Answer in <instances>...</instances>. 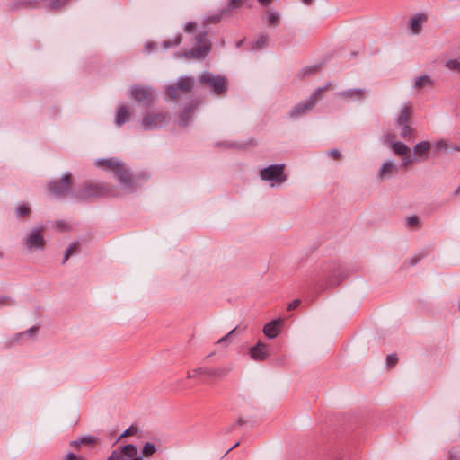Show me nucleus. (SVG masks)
<instances>
[{"instance_id":"1","label":"nucleus","mask_w":460,"mask_h":460,"mask_svg":"<svg viewBox=\"0 0 460 460\" xmlns=\"http://www.w3.org/2000/svg\"><path fill=\"white\" fill-rule=\"evenodd\" d=\"M284 167V164H272L263 168L260 171L261 179L270 182V187L281 185L287 180Z\"/></svg>"},{"instance_id":"2","label":"nucleus","mask_w":460,"mask_h":460,"mask_svg":"<svg viewBox=\"0 0 460 460\" xmlns=\"http://www.w3.org/2000/svg\"><path fill=\"white\" fill-rule=\"evenodd\" d=\"M97 165L103 166L108 170L112 171L118 180L125 186H129L130 176L127 168L119 163L116 158L100 159L96 162Z\"/></svg>"},{"instance_id":"3","label":"nucleus","mask_w":460,"mask_h":460,"mask_svg":"<svg viewBox=\"0 0 460 460\" xmlns=\"http://www.w3.org/2000/svg\"><path fill=\"white\" fill-rule=\"evenodd\" d=\"M199 81L201 84L209 85L217 95H222L226 92L227 82L224 76L214 75L209 72H204L199 75Z\"/></svg>"},{"instance_id":"4","label":"nucleus","mask_w":460,"mask_h":460,"mask_svg":"<svg viewBox=\"0 0 460 460\" xmlns=\"http://www.w3.org/2000/svg\"><path fill=\"white\" fill-rule=\"evenodd\" d=\"M107 460H143V456L135 445L127 444L113 450Z\"/></svg>"},{"instance_id":"5","label":"nucleus","mask_w":460,"mask_h":460,"mask_svg":"<svg viewBox=\"0 0 460 460\" xmlns=\"http://www.w3.org/2000/svg\"><path fill=\"white\" fill-rule=\"evenodd\" d=\"M193 86V80L190 77H181L177 83L167 87L166 93L172 99H177L190 92Z\"/></svg>"},{"instance_id":"6","label":"nucleus","mask_w":460,"mask_h":460,"mask_svg":"<svg viewBox=\"0 0 460 460\" xmlns=\"http://www.w3.org/2000/svg\"><path fill=\"white\" fill-rule=\"evenodd\" d=\"M197 47L185 53V57L188 58H204L209 52L211 44L206 37V34H199L197 37Z\"/></svg>"},{"instance_id":"7","label":"nucleus","mask_w":460,"mask_h":460,"mask_svg":"<svg viewBox=\"0 0 460 460\" xmlns=\"http://www.w3.org/2000/svg\"><path fill=\"white\" fill-rule=\"evenodd\" d=\"M412 112V107L411 104L405 103L401 107L400 115L396 119V124L401 127V137L406 138L409 137L412 128L408 125V121L410 119V116Z\"/></svg>"},{"instance_id":"8","label":"nucleus","mask_w":460,"mask_h":460,"mask_svg":"<svg viewBox=\"0 0 460 460\" xmlns=\"http://www.w3.org/2000/svg\"><path fill=\"white\" fill-rule=\"evenodd\" d=\"M168 119L165 114L161 112H150L144 116L141 126L146 130L155 129L163 127Z\"/></svg>"},{"instance_id":"9","label":"nucleus","mask_w":460,"mask_h":460,"mask_svg":"<svg viewBox=\"0 0 460 460\" xmlns=\"http://www.w3.org/2000/svg\"><path fill=\"white\" fill-rule=\"evenodd\" d=\"M345 278V273L342 269L340 267L333 268L325 276L326 283L325 285L318 286V291L326 290L328 288H333L341 283V281Z\"/></svg>"},{"instance_id":"10","label":"nucleus","mask_w":460,"mask_h":460,"mask_svg":"<svg viewBox=\"0 0 460 460\" xmlns=\"http://www.w3.org/2000/svg\"><path fill=\"white\" fill-rule=\"evenodd\" d=\"M25 245L29 251L42 249L45 245V240L41 234L40 229H33L25 239Z\"/></svg>"},{"instance_id":"11","label":"nucleus","mask_w":460,"mask_h":460,"mask_svg":"<svg viewBox=\"0 0 460 460\" xmlns=\"http://www.w3.org/2000/svg\"><path fill=\"white\" fill-rule=\"evenodd\" d=\"M71 185L70 175L66 174L61 181L49 183V190L55 196L59 197L67 194Z\"/></svg>"},{"instance_id":"12","label":"nucleus","mask_w":460,"mask_h":460,"mask_svg":"<svg viewBox=\"0 0 460 460\" xmlns=\"http://www.w3.org/2000/svg\"><path fill=\"white\" fill-rule=\"evenodd\" d=\"M397 172L398 166L396 165V164L392 160H386L380 166L376 173V179L379 181H383L385 180L392 178L393 175Z\"/></svg>"},{"instance_id":"13","label":"nucleus","mask_w":460,"mask_h":460,"mask_svg":"<svg viewBox=\"0 0 460 460\" xmlns=\"http://www.w3.org/2000/svg\"><path fill=\"white\" fill-rule=\"evenodd\" d=\"M249 354L252 359L255 361H263L270 357V350L265 343L258 341L256 345L250 348Z\"/></svg>"},{"instance_id":"14","label":"nucleus","mask_w":460,"mask_h":460,"mask_svg":"<svg viewBox=\"0 0 460 460\" xmlns=\"http://www.w3.org/2000/svg\"><path fill=\"white\" fill-rule=\"evenodd\" d=\"M132 97L139 102L147 103L154 98V93L151 88L134 86L131 89Z\"/></svg>"},{"instance_id":"15","label":"nucleus","mask_w":460,"mask_h":460,"mask_svg":"<svg viewBox=\"0 0 460 460\" xmlns=\"http://www.w3.org/2000/svg\"><path fill=\"white\" fill-rule=\"evenodd\" d=\"M222 373L219 369H212L205 367L194 368L188 372V378H201L203 376H218Z\"/></svg>"},{"instance_id":"16","label":"nucleus","mask_w":460,"mask_h":460,"mask_svg":"<svg viewBox=\"0 0 460 460\" xmlns=\"http://www.w3.org/2000/svg\"><path fill=\"white\" fill-rule=\"evenodd\" d=\"M427 21V16L424 13H416L411 16L408 22V29L411 34L418 35L422 30L423 23Z\"/></svg>"},{"instance_id":"17","label":"nucleus","mask_w":460,"mask_h":460,"mask_svg":"<svg viewBox=\"0 0 460 460\" xmlns=\"http://www.w3.org/2000/svg\"><path fill=\"white\" fill-rule=\"evenodd\" d=\"M314 107V94H312L310 100L304 101L298 103L293 110L290 111V116L293 118H296L302 114H305L308 111L313 110Z\"/></svg>"},{"instance_id":"18","label":"nucleus","mask_w":460,"mask_h":460,"mask_svg":"<svg viewBox=\"0 0 460 460\" xmlns=\"http://www.w3.org/2000/svg\"><path fill=\"white\" fill-rule=\"evenodd\" d=\"M283 324L282 320L275 319L266 323L263 327V333L269 339L276 338L281 330V326Z\"/></svg>"},{"instance_id":"19","label":"nucleus","mask_w":460,"mask_h":460,"mask_svg":"<svg viewBox=\"0 0 460 460\" xmlns=\"http://www.w3.org/2000/svg\"><path fill=\"white\" fill-rule=\"evenodd\" d=\"M387 138L389 141V146L392 148L395 155H402L410 153V147L404 143L392 141V136L390 134L387 135Z\"/></svg>"},{"instance_id":"20","label":"nucleus","mask_w":460,"mask_h":460,"mask_svg":"<svg viewBox=\"0 0 460 460\" xmlns=\"http://www.w3.org/2000/svg\"><path fill=\"white\" fill-rule=\"evenodd\" d=\"M431 148V143L429 141H421L417 143L413 146L414 154L419 158H427V154L429 152Z\"/></svg>"},{"instance_id":"21","label":"nucleus","mask_w":460,"mask_h":460,"mask_svg":"<svg viewBox=\"0 0 460 460\" xmlns=\"http://www.w3.org/2000/svg\"><path fill=\"white\" fill-rule=\"evenodd\" d=\"M130 111L127 106H120L116 112L115 115V123L117 126L123 125L126 121L129 119Z\"/></svg>"},{"instance_id":"22","label":"nucleus","mask_w":460,"mask_h":460,"mask_svg":"<svg viewBox=\"0 0 460 460\" xmlns=\"http://www.w3.org/2000/svg\"><path fill=\"white\" fill-rule=\"evenodd\" d=\"M342 98L360 100L367 95L365 89H349L340 93Z\"/></svg>"},{"instance_id":"23","label":"nucleus","mask_w":460,"mask_h":460,"mask_svg":"<svg viewBox=\"0 0 460 460\" xmlns=\"http://www.w3.org/2000/svg\"><path fill=\"white\" fill-rule=\"evenodd\" d=\"M431 85H433V80L431 77L428 75H423L415 78L413 88L420 90L424 87Z\"/></svg>"},{"instance_id":"24","label":"nucleus","mask_w":460,"mask_h":460,"mask_svg":"<svg viewBox=\"0 0 460 460\" xmlns=\"http://www.w3.org/2000/svg\"><path fill=\"white\" fill-rule=\"evenodd\" d=\"M98 194H100L98 187L90 185L80 190L77 195L80 199H86Z\"/></svg>"},{"instance_id":"25","label":"nucleus","mask_w":460,"mask_h":460,"mask_svg":"<svg viewBox=\"0 0 460 460\" xmlns=\"http://www.w3.org/2000/svg\"><path fill=\"white\" fill-rule=\"evenodd\" d=\"M246 2H247V0H230L227 4L226 9H224L222 11V13H226L228 12H233L234 10H237V9L241 8Z\"/></svg>"},{"instance_id":"26","label":"nucleus","mask_w":460,"mask_h":460,"mask_svg":"<svg viewBox=\"0 0 460 460\" xmlns=\"http://www.w3.org/2000/svg\"><path fill=\"white\" fill-rule=\"evenodd\" d=\"M156 452V447L151 442H147L144 445L140 456L144 457H149Z\"/></svg>"},{"instance_id":"27","label":"nucleus","mask_w":460,"mask_h":460,"mask_svg":"<svg viewBox=\"0 0 460 460\" xmlns=\"http://www.w3.org/2000/svg\"><path fill=\"white\" fill-rule=\"evenodd\" d=\"M433 146L435 149L439 152L441 150L448 151L449 150V144L447 140L439 139L433 143Z\"/></svg>"},{"instance_id":"28","label":"nucleus","mask_w":460,"mask_h":460,"mask_svg":"<svg viewBox=\"0 0 460 460\" xmlns=\"http://www.w3.org/2000/svg\"><path fill=\"white\" fill-rule=\"evenodd\" d=\"M192 116V111L190 109H186L181 115H180V125L186 126L188 124L189 119Z\"/></svg>"},{"instance_id":"29","label":"nucleus","mask_w":460,"mask_h":460,"mask_svg":"<svg viewBox=\"0 0 460 460\" xmlns=\"http://www.w3.org/2000/svg\"><path fill=\"white\" fill-rule=\"evenodd\" d=\"M30 207L27 204H20L16 208V215L17 217H24L29 215Z\"/></svg>"},{"instance_id":"30","label":"nucleus","mask_w":460,"mask_h":460,"mask_svg":"<svg viewBox=\"0 0 460 460\" xmlns=\"http://www.w3.org/2000/svg\"><path fill=\"white\" fill-rule=\"evenodd\" d=\"M446 66L449 70H454L460 72V60L458 59H449L446 62Z\"/></svg>"},{"instance_id":"31","label":"nucleus","mask_w":460,"mask_h":460,"mask_svg":"<svg viewBox=\"0 0 460 460\" xmlns=\"http://www.w3.org/2000/svg\"><path fill=\"white\" fill-rule=\"evenodd\" d=\"M406 226L416 227L420 226V218L417 216H411L406 218Z\"/></svg>"},{"instance_id":"32","label":"nucleus","mask_w":460,"mask_h":460,"mask_svg":"<svg viewBox=\"0 0 460 460\" xmlns=\"http://www.w3.org/2000/svg\"><path fill=\"white\" fill-rule=\"evenodd\" d=\"M76 250H77V243H70L65 252V257H64L63 262H66L68 260V258L73 253L75 252Z\"/></svg>"},{"instance_id":"33","label":"nucleus","mask_w":460,"mask_h":460,"mask_svg":"<svg viewBox=\"0 0 460 460\" xmlns=\"http://www.w3.org/2000/svg\"><path fill=\"white\" fill-rule=\"evenodd\" d=\"M269 43L268 37L261 36L259 40H256V42L253 45V49H261L265 46H267Z\"/></svg>"},{"instance_id":"34","label":"nucleus","mask_w":460,"mask_h":460,"mask_svg":"<svg viewBox=\"0 0 460 460\" xmlns=\"http://www.w3.org/2000/svg\"><path fill=\"white\" fill-rule=\"evenodd\" d=\"M279 21V16L276 12H271L268 14V22L271 25H277Z\"/></svg>"},{"instance_id":"35","label":"nucleus","mask_w":460,"mask_h":460,"mask_svg":"<svg viewBox=\"0 0 460 460\" xmlns=\"http://www.w3.org/2000/svg\"><path fill=\"white\" fill-rule=\"evenodd\" d=\"M402 156H403V158H402V164L404 166H408L409 164H411L414 163L415 161H417V158L411 156L409 153L407 155H402Z\"/></svg>"},{"instance_id":"36","label":"nucleus","mask_w":460,"mask_h":460,"mask_svg":"<svg viewBox=\"0 0 460 460\" xmlns=\"http://www.w3.org/2000/svg\"><path fill=\"white\" fill-rule=\"evenodd\" d=\"M300 305H301V300L295 299L292 302H290L289 304H288L287 310L293 311V310L296 309Z\"/></svg>"},{"instance_id":"37","label":"nucleus","mask_w":460,"mask_h":460,"mask_svg":"<svg viewBox=\"0 0 460 460\" xmlns=\"http://www.w3.org/2000/svg\"><path fill=\"white\" fill-rule=\"evenodd\" d=\"M137 432V429L134 426H130L120 436L119 438H126L128 436L133 435Z\"/></svg>"},{"instance_id":"38","label":"nucleus","mask_w":460,"mask_h":460,"mask_svg":"<svg viewBox=\"0 0 460 460\" xmlns=\"http://www.w3.org/2000/svg\"><path fill=\"white\" fill-rule=\"evenodd\" d=\"M447 460H460V454L455 449H451L448 452Z\"/></svg>"},{"instance_id":"39","label":"nucleus","mask_w":460,"mask_h":460,"mask_svg":"<svg viewBox=\"0 0 460 460\" xmlns=\"http://www.w3.org/2000/svg\"><path fill=\"white\" fill-rule=\"evenodd\" d=\"M68 0H52L50 6L51 8H58L65 5Z\"/></svg>"},{"instance_id":"40","label":"nucleus","mask_w":460,"mask_h":460,"mask_svg":"<svg viewBox=\"0 0 460 460\" xmlns=\"http://www.w3.org/2000/svg\"><path fill=\"white\" fill-rule=\"evenodd\" d=\"M196 27H197L196 22H189L184 27V31L187 33H190L195 31Z\"/></svg>"},{"instance_id":"41","label":"nucleus","mask_w":460,"mask_h":460,"mask_svg":"<svg viewBox=\"0 0 460 460\" xmlns=\"http://www.w3.org/2000/svg\"><path fill=\"white\" fill-rule=\"evenodd\" d=\"M96 438L93 436H84L80 438L82 444H92L95 442Z\"/></svg>"},{"instance_id":"42","label":"nucleus","mask_w":460,"mask_h":460,"mask_svg":"<svg viewBox=\"0 0 460 460\" xmlns=\"http://www.w3.org/2000/svg\"><path fill=\"white\" fill-rule=\"evenodd\" d=\"M398 358L395 355H388L386 358V363L389 367H394L397 363Z\"/></svg>"},{"instance_id":"43","label":"nucleus","mask_w":460,"mask_h":460,"mask_svg":"<svg viewBox=\"0 0 460 460\" xmlns=\"http://www.w3.org/2000/svg\"><path fill=\"white\" fill-rule=\"evenodd\" d=\"M328 155L333 157L334 159H338L341 155V153L338 149H331L328 151Z\"/></svg>"},{"instance_id":"44","label":"nucleus","mask_w":460,"mask_h":460,"mask_svg":"<svg viewBox=\"0 0 460 460\" xmlns=\"http://www.w3.org/2000/svg\"><path fill=\"white\" fill-rule=\"evenodd\" d=\"M66 460H82V457L73 453H68L66 457Z\"/></svg>"},{"instance_id":"45","label":"nucleus","mask_w":460,"mask_h":460,"mask_svg":"<svg viewBox=\"0 0 460 460\" xmlns=\"http://www.w3.org/2000/svg\"><path fill=\"white\" fill-rule=\"evenodd\" d=\"M235 332V329H233L232 331H230L225 337L219 339L217 343H222L224 341H226L234 332Z\"/></svg>"},{"instance_id":"46","label":"nucleus","mask_w":460,"mask_h":460,"mask_svg":"<svg viewBox=\"0 0 460 460\" xmlns=\"http://www.w3.org/2000/svg\"><path fill=\"white\" fill-rule=\"evenodd\" d=\"M181 42V36H177V37L175 38V40H174V42L172 43V45H178V44H180ZM171 46H172V44H169L168 42H165V47H166V48H169V47H171Z\"/></svg>"},{"instance_id":"47","label":"nucleus","mask_w":460,"mask_h":460,"mask_svg":"<svg viewBox=\"0 0 460 460\" xmlns=\"http://www.w3.org/2000/svg\"><path fill=\"white\" fill-rule=\"evenodd\" d=\"M449 150L460 152V145L459 144H454L452 146L449 145Z\"/></svg>"},{"instance_id":"48","label":"nucleus","mask_w":460,"mask_h":460,"mask_svg":"<svg viewBox=\"0 0 460 460\" xmlns=\"http://www.w3.org/2000/svg\"><path fill=\"white\" fill-rule=\"evenodd\" d=\"M258 3L263 6H267L271 3V0H257Z\"/></svg>"},{"instance_id":"49","label":"nucleus","mask_w":460,"mask_h":460,"mask_svg":"<svg viewBox=\"0 0 460 460\" xmlns=\"http://www.w3.org/2000/svg\"><path fill=\"white\" fill-rule=\"evenodd\" d=\"M7 305V298L6 297H1L0 298V305Z\"/></svg>"},{"instance_id":"50","label":"nucleus","mask_w":460,"mask_h":460,"mask_svg":"<svg viewBox=\"0 0 460 460\" xmlns=\"http://www.w3.org/2000/svg\"><path fill=\"white\" fill-rule=\"evenodd\" d=\"M453 194H454V196L460 195V185L456 188Z\"/></svg>"},{"instance_id":"51","label":"nucleus","mask_w":460,"mask_h":460,"mask_svg":"<svg viewBox=\"0 0 460 460\" xmlns=\"http://www.w3.org/2000/svg\"><path fill=\"white\" fill-rule=\"evenodd\" d=\"M82 443H80V438L78 440H74V441L71 442L72 446H79Z\"/></svg>"},{"instance_id":"52","label":"nucleus","mask_w":460,"mask_h":460,"mask_svg":"<svg viewBox=\"0 0 460 460\" xmlns=\"http://www.w3.org/2000/svg\"><path fill=\"white\" fill-rule=\"evenodd\" d=\"M305 4H311L314 0H301Z\"/></svg>"},{"instance_id":"53","label":"nucleus","mask_w":460,"mask_h":460,"mask_svg":"<svg viewBox=\"0 0 460 460\" xmlns=\"http://www.w3.org/2000/svg\"><path fill=\"white\" fill-rule=\"evenodd\" d=\"M23 336V333H19L17 336H16V340L20 339L21 337Z\"/></svg>"},{"instance_id":"54","label":"nucleus","mask_w":460,"mask_h":460,"mask_svg":"<svg viewBox=\"0 0 460 460\" xmlns=\"http://www.w3.org/2000/svg\"><path fill=\"white\" fill-rule=\"evenodd\" d=\"M35 332V329L34 328H31L28 331V332Z\"/></svg>"},{"instance_id":"55","label":"nucleus","mask_w":460,"mask_h":460,"mask_svg":"<svg viewBox=\"0 0 460 460\" xmlns=\"http://www.w3.org/2000/svg\"><path fill=\"white\" fill-rule=\"evenodd\" d=\"M147 47H148V49H148V52H151V45H148Z\"/></svg>"}]
</instances>
